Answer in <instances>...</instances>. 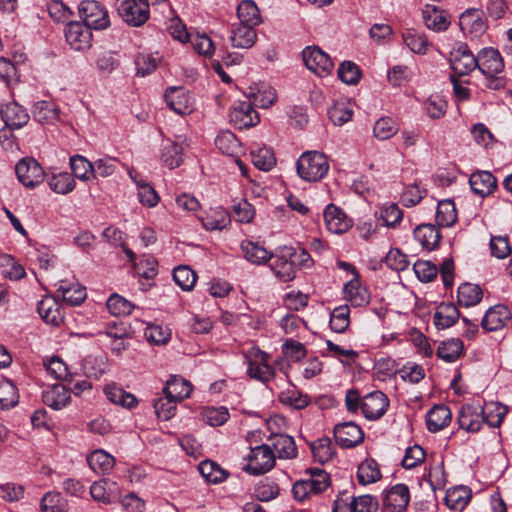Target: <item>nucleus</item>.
Here are the masks:
<instances>
[{
    "label": "nucleus",
    "mask_w": 512,
    "mask_h": 512,
    "mask_svg": "<svg viewBox=\"0 0 512 512\" xmlns=\"http://www.w3.org/2000/svg\"><path fill=\"white\" fill-rule=\"evenodd\" d=\"M244 357L249 377L265 384L271 391L283 387L287 382V376L277 377L275 368L269 363L270 356L258 347H251Z\"/></svg>",
    "instance_id": "1"
},
{
    "label": "nucleus",
    "mask_w": 512,
    "mask_h": 512,
    "mask_svg": "<svg viewBox=\"0 0 512 512\" xmlns=\"http://www.w3.org/2000/svg\"><path fill=\"white\" fill-rule=\"evenodd\" d=\"M496 418L491 419L489 416H485V411L481 405L465 404L461 407L458 413V423L461 429L468 432H478L482 423L486 421L491 427H498L506 414V410L503 406H496Z\"/></svg>",
    "instance_id": "2"
},
{
    "label": "nucleus",
    "mask_w": 512,
    "mask_h": 512,
    "mask_svg": "<svg viewBox=\"0 0 512 512\" xmlns=\"http://www.w3.org/2000/svg\"><path fill=\"white\" fill-rule=\"evenodd\" d=\"M308 478L296 481L292 487V494L296 501L304 502L313 495L325 491L330 485L329 474L320 468H310L306 471Z\"/></svg>",
    "instance_id": "3"
},
{
    "label": "nucleus",
    "mask_w": 512,
    "mask_h": 512,
    "mask_svg": "<svg viewBox=\"0 0 512 512\" xmlns=\"http://www.w3.org/2000/svg\"><path fill=\"white\" fill-rule=\"evenodd\" d=\"M298 176L307 182L322 180L329 171L327 157L318 151H306L301 154L296 162Z\"/></svg>",
    "instance_id": "4"
},
{
    "label": "nucleus",
    "mask_w": 512,
    "mask_h": 512,
    "mask_svg": "<svg viewBox=\"0 0 512 512\" xmlns=\"http://www.w3.org/2000/svg\"><path fill=\"white\" fill-rule=\"evenodd\" d=\"M78 12L83 23L95 30L110 26V17L106 7L96 0H83L78 5Z\"/></svg>",
    "instance_id": "5"
},
{
    "label": "nucleus",
    "mask_w": 512,
    "mask_h": 512,
    "mask_svg": "<svg viewBox=\"0 0 512 512\" xmlns=\"http://www.w3.org/2000/svg\"><path fill=\"white\" fill-rule=\"evenodd\" d=\"M244 468L252 475H261L270 471L275 465V453L267 444L251 448Z\"/></svg>",
    "instance_id": "6"
},
{
    "label": "nucleus",
    "mask_w": 512,
    "mask_h": 512,
    "mask_svg": "<svg viewBox=\"0 0 512 512\" xmlns=\"http://www.w3.org/2000/svg\"><path fill=\"white\" fill-rule=\"evenodd\" d=\"M117 10L123 21L133 27L142 26L150 15L147 0H122Z\"/></svg>",
    "instance_id": "7"
},
{
    "label": "nucleus",
    "mask_w": 512,
    "mask_h": 512,
    "mask_svg": "<svg viewBox=\"0 0 512 512\" xmlns=\"http://www.w3.org/2000/svg\"><path fill=\"white\" fill-rule=\"evenodd\" d=\"M295 256L296 250L293 247H282L273 255L270 267L280 281L289 282L296 277Z\"/></svg>",
    "instance_id": "8"
},
{
    "label": "nucleus",
    "mask_w": 512,
    "mask_h": 512,
    "mask_svg": "<svg viewBox=\"0 0 512 512\" xmlns=\"http://www.w3.org/2000/svg\"><path fill=\"white\" fill-rule=\"evenodd\" d=\"M302 59L305 66L314 74L325 77L334 67L330 56L318 46H308L302 51Z\"/></svg>",
    "instance_id": "9"
},
{
    "label": "nucleus",
    "mask_w": 512,
    "mask_h": 512,
    "mask_svg": "<svg viewBox=\"0 0 512 512\" xmlns=\"http://www.w3.org/2000/svg\"><path fill=\"white\" fill-rule=\"evenodd\" d=\"M18 180L27 188H34L41 184L45 177L42 166L34 159L25 157L15 166Z\"/></svg>",
    "instance_id": "10"
},
{
    "label": "nucleus",
    "mask_w": 512,
    "mask_h": 512,
    "mask_svg": "<svg viewBox=\"0 0 512 512\" xmlns=\"http://www.w3.org/2000/svg\"><path fill=\"white\" fill-rule=\"evenodd\" d=\"M450 68L456 76H465L477 68V56L466 44H460L450 53Z\"/></svg>",
    "instance_id": "11"
},
{
    "label": "nucleus",
    "mask_w": 512,
    "mask_h": 512,
    "mask_svg": "<svg viewBox=\"0 0 512 512\" xmlns=\"http://www.w3.org/2000/svg\"><path fill=\"white\" fill-rule=\"evenodd\" d=\"M92 28L83 22H69L65 28V39L76 51H84L92 45Z\"/></svg>",
    "instance_id": "12"
},
{
    "label": "nucleus",
    "mask_w": 512,
    "mask_h": 512,
    "mask_svg": "<svg viewBox=\"0 0 512 512\" xmlns=\"http://www.w3.org/2000/svg\"><path fill=\"white\" fill-rule=\"evenodd\" d=\"M389 404L387 395L375 390L362 397L361 411L366 419L378 420L386 413Z\"/></svg>",
    "instance_id": "13"
},
{
    "label": "nucleus",
    "mask_w": 512,
    "mask_h": 512,
    "mask_svg": "<svg viewBox=\"0 0 512 512\" xmlns=\"http://www.w3.org/2000/svg\"><path fill=\"white\" fill-rule=\"evenodd\" d=\"M459 26L462 32L470 38L481 36L487 29L484 12L476 8L467 9L460 15Z\"/></svg>",
    "instance_id": "14"
},
{
    "label": "nucleus",
    "mask_w": 512,
    "mask_h": 512,
    "mask_svg": "<svg viewBox=\"0 0 512 512\" xmlns=\"http://www.w3.org/2000/svg\"><path fill=\"white\" fill-rule=\"evenodd\" d=\"M229 117L231 123L239 130L250 128L259 122L258 113L249 101L235 103Z\"/></svg>",
    "instance_id": "15"
},
{
    "label": "nucleus",
    "mask_w": 512,
    "mask_h": 512,
    "mask_svg": "<svg viewBox=\"0 0 512 512\" xmlns=\"http://www.w3.org/2000/svg\"><path fill=\"white\" fill-rule=\"evenodd\" d=\"M511 309L504 304L490 307L484 314L481 327L487 332H495L503 329L511 322Z\"/></svg>",
    "instance_id": "16"
},
{
    "label": "nucleus",
    "mask_w": 512,
    "mask_h": 512,
    "mask_svg": "<svg viewBox=\"0 0 512 512\" xmlns=\"http://www.w3.org/2000/svg\"><path fill=\"white\" fill-rule=\"evenodd\" d=\"M477 68L485 76H495L504 69V60L500 52L492 47H486L477 55Z\"/></svg>",
    "instance_id": "17"
},
{
    "label": "nucleus",
    "mask_w": 512,
    "mask_h": 512,
    "mask_svg": "<svg viewBox=\"0 0 512 512\" xmlns=\"http://www.w3.org/2000/svg\"><path fill=\"white\" fill-rule=\"evenodd\" d=\"M334 437L342 448H353L364 440V433L354 422H344L334 427Z\"/></svg>",
    "instance_id": "18"
},
{
    "label": "nucleus",
    "mask_w": 512,
    "mask_h": 512,
    "mask_svg": "<svg viewBox=\"0 0 512 512\" xmlns=\"http://www.w3.org/2000/svg\"><path fill=\"white\" fill-rule=\"evenodd\" d=\"M324 222L328 231L333 234L346 233L353 225L346 213L334 204H329L324 210Z\"/></svg>",
    "instance_id": "19"
},
{
    "label": "nucleus",
    "mask_w": 512,
    "mask_h": 512,
    "mask_svg": "<svg viewBox=\"0 0 512 512\" xmlns=\"http://www.w3.org/2000/svg\"><path fill=\"white\" fill-rule=\"evenodd\" d=\"M37 311L46 324L59 327L64 322L63 308L53 296H44L38 302Z\"/></svg>",
    "instance_id": "20"
},
{
    "label": "nucleus",
    "mask_w": 512,
    "mask_h": 512,
    "mask_svg": "<svg viewBox=\"0 0 512 512\" xmlns=\"http://www.w3.org/2000/svg\"><path fill=\"white\" fill-rule=\"evenodd\" d=\"M0 115L5 125L11 130L22 128L30 119L27 110L15 101L6 103L0 109Z\"/></svg>",
    "instance_id": "21"
},
{
    "label": "nucleus",
    "mask_w": 512,
    "mask_h": 512,
    "mask_svg": "<svg viewBox=\"0 0 512 512\" xmlns=\"http://www.w3.org/2000/svg\"><path fill=\"white\" fill-rule=\"evenodd\" d=\"M167 106L178 115L192 111V98L188 91L180 87H171L165 93Z\"/></svg>",
    "instance_id": "22"
},
{
    "label": "nucleus",
    "mask_w": 512,
    "mask_h": 512,
    "mask_svg": "<svg viewBox=\"0 0 512 512\" xmlns=\"http://www.w3.org/2000/svg\"><path fill=\"white\" fill-rule=\"evenodd\" d=\"M90 494L95 501L105 504L115 502L121 497L120 487L109 479L95 481L90 486Z\"/></svg>",
    "instance_id": "23"
},
{
    "label": "nucleus",
    "mask_w": 512,
    "mask_h": 512,
    "mask_svg": "<svg viewBox=\"0 0 512 512\" xmlns=\"http://www.w3.org/2000/svg\"><path fill=\"white\" fill-rule=\"evenodd\" d=\"M409 501L410 492L408 486L397 484L387 491L383 503L385 508L391 512H403L406 510Z\"/></svg>",
    "instance_id": "24"
},
{
    "label": "nucleus",
    "mask_w": 512,
    "mask_h": 512,
    "mask_svg": "<svg viewBox=\"0 0 512 512\" xmlns=\"http://www.w3.org/2000/svg\"><path fill=\"white\" fill-rule=\"evenodd\" d=\"M56 286L58 297H61L67 304L77 306L86 299V288L77 282L60 280Z\"/></svg>",
    "instance_id": "25"
},
{
    "label": "nucleus",
    "mask_w": 512,
    "mask_h": 512,
    "mask_svg": "<svg viewBox=\"0 0 512 512\" xmlns=\"http://www.w3.org/2000/svg\"><path fill=\"white\" fill-rule=\"evenodd\" d=\"M469 184L474 194L484 198L497 188V180L489 171H477L471 174Z\"/></svg>",
    "instance_id": "26"
},
{
    "label": "nucleus",
    "mask_w": 512,
    "mask_h": 512,
    "mask_svg": "<svg viewBox=\"0 0 512 512\" xmlns=\"http://www.w3.org/2000/svg\"><path fill=\"white\" fill-rule=\"evenodd\" d=\"M452 420V413L444 404L434 405L426 414L427 429L436 433L446 428Z\"/></svg>",
    "instance_id": "27"
},
{
    "label": "nucleus",
    "mask_w": 512,
    "mask_h": 512,
    "mask_svg": "<svg viewBox=\"0 0 512 512\" xmlns=\"http://www.w3.org/2000/svg\"><path fill=\"white\" fill-rule=\"evenodd\" d=\"M460 318V312L453 303L442 302L436 306L433 323L438 330L452 327Z\"/></svg>",
    "instance_id": "28"
},
{
    "label": "nucleus",
    "mask_w": 512,
    "mask_h": 512,
    "mask_svg": "<svg viewBox=\"0 0 512 512\" xmlns=\"http://www.w3.org/2000/svg\"><path fill=\"white\" fill-rule=\"evenodd\" d=\"M240 248L244 258L254 265H264L273 257L272 252L253 240H243L240 244Z\"/></svg>",
    "instance_id": "29"
},
{
    "label": "nucleus",
    "mask_w": 512,
    "mask_h": 512,
    "mask_svg": "<svg viewBox=\"0 0 512 512\" xmlns=\"http://www.w3.org/2000/svg\"><path fill=\"white\" fill-rule=\"evenodd\" d=\"M42 400L50 408L61 410L70 403V390L62 384H55L43 391Z\"/></svg>",
    "instance_id": "30"
},
{
    "label": "nucleus",
    "mask_w": 512,
    "mask_h": 512,
    "mask_svg": "<svg viewBox=\"0 0 512 512\" xmlns=\"http://www.w3.org/2000/svg\"><path fill=\"white\" fill-rule=\"evenodd\" d=\"M257 40L255 27L243 24H233L230 41L235 48L249 49Z\"/></svg>",
    "instance_id": "31"
},
{
    "label": "nucleus",
    "mask_w": 512,
    "mask_h": 512,
    "mask_svg": "<svg viewBox=\"0 0 512 512\" xmlns=\"http://www.w3.org/2000/svg\"><path fill=\"white\" fill-rule=\"evenodd\" d=\"M273 452L280 459H293L297 456V446L292 436L281 433H272L270 438Z\"/></svg>",
    "instance_id": "32"
},
{
    "label": "nucleus",
    "mask_w": 512,
    "mask_h": 512,
    "mask_svg": "<svg viewBox=\"0 0 512 512\" xmlns=\"http://www.w3.org/2000/svg\"><path fill=\"white\" fill-rule=\"evenodd\" d=\"M414 237L423 249L432 251L439 246L441 233L432 224H421L414 229Z\"/></svg>",
    "instance_id": "33"
},
{
    "label": "nucleus",
    "mask_w": 512,
    "mask_h": 512,
    "mask_svg": "<svg viewBox=\"0 0 512 512\" xmlns=\"http://www.w3.org/2000/svg\"><path fill=\"white\" fill-rule=\"evenodd\" d=\"M375 217L382 222V225L396 229L403 220V210L396 203H385L375 211Z\"/></svg>",
    "instance_id": "34"
},
{
    "label": "nucleus",
    "mask_w": 512,
    "mask_h": 512,
    "mask_svg": "<svg viewBox=\"0 0 512 512\" xmlns=\"http://www.w3.org/2000/svg\"><path fill=\"white\" fill-rule=\"evenodd\" d=\"M423 19L426 27L436 32L445 31L450 25L448 13L432 5L423 10Z\"/></svg>",
    "instance_id": "35"
},
{
    "label": "nucleus",
    "mask_w": 512,
    "mask_h": 512,
    "mask_svg": "<svg viewBox=\"0 0 512 512\" xmlns=\"http://www.w3.org/2000/svg\"><path fill=\"white\" fill-rule=\"evenodd\" d=\"M192 392V385L186 379L179 376H172L163 388L164 395L175 402H181L188 398Z\"/></svg>",
    "instance_id": "36"
},
{
    "label": "nucleus",
    "mask_w": 512,
    "mask_h": 512,
    "mask_svg": "<svg viewBox=\"0 0 512 512\" xmlns=\"http://www.w3.org/2000/svg\"><path fill=\"white\" fill-rule=\"evenodd\" d=\"M402 40L409 50L418 55H425L429 52L432 43L424 33L413 29H406L402 32Z\"/></svg>",
    "instance_id": "37"
},
{
    "label": "nucleus",
    "mask_w": 512,
    "mask_h": 512,
    "mask_svg": "<svg viewBox=\"0 0 512 512\" xmlns=\"http://www.w3.org/2000/svg\"><path fill=\"white\" fill-rule=\"evenodd\" d=\"M87 463L97 474L105 475L112 471L115 458L103 449H97L87 456Z\"/></svg>",
    "instance_id": "38"
},
{
    "label": "nucleus",
    "mask_w": 512,
    "mask_h": 512,
    "mask_svg": "<svg viewBox=\"0 0 512 512\" xmlns=\"http://www.w3.org/2000/svg\"><path fill=\"white\" fill-rule=\"evenodd\" d=\"M359 278H352L344 285L343 289L347 301L356 307L364 306L370 301V295L367 289L360 284Z\"/></svg>",
    "instance_id": "39"
},
{
    "label": "nucleus",
    "mask_w": 512,
    "mask_h": 512,
    "mask_svg": "<svg viewBox=\"0 0 512 512\" xmlns=\"http://www.w3.org/2000/svg\"><path fill=\"white\" fill-rule=\"evenodd\" d=\"M104 394L111 403L120 405L124 408L131 409L136 407L138 404V400L133 394L126 392L115 383L106 385L104 388Z\"/></svg>",
    "instance_id": "40"
},
{
    "label": "nucleus",
    "mask_w": 512,
    "mask_h": 512,
    "mask_svg": "<svg viewBox=\"0 0 512 512\" xmlns=\"http://www.w3.org/2000/svg\"><path fill=\"white\" fill-rule=\"evenodd\" d=\"M471 490L466 486H457L446 491L444 498L447 507L453 511H462L471 500Z\"/></svg>",
    "instance_id": "41"
},
{
    "label": "nucleus",
    "mask_w": 512,
    "mask_h": 512,
    "mask_svg": "<svg viewBox=\"0 0 512 512\" xmlns=\"http://www.w3.org/2000/svg\"><path fill=\"white\" fill-rule=\"evenodd\" d=\"M250 156L255 167L263 171H269L276 165V158L271 148L265 145H254Z\"/></svg>",
    "instance_id": "42"
},
{
    "label": "nucleus",
    "mask_w": 512,
    "mask_h": 512,
    "mask_svg": "<svg viewBox=\"0 0 512 512\" xmlns=\"http://www.w3.org/2000/svg\"><path fill=\"white\" fill-rule=\"evenodd\" d=\"M124 253L133 263L135 272L145 278L151 279L157 274V261L153 257H145L136 262V254L129 248H124Z\"/></svg>",
    "instance_id": "43"
},
{
    "label": "nucleus",
    "mask_w": 512,
    "mask_h": 512,
    "mask_svg": "<svg viewBox=\"0 0 512 512\" xmlns=\"http://www.w3.org/2000/svg\"><path fill=\"white\" fill-rule=\"evenodd\" d=\"M199 219L206 230H222L230 224L229 214L221 207L210 209Z\"/></svg>",
    "instance_id": "44"
},
{
    "label": "nucleus",
    "mask_w": 512,
    "mask_h": 512,
    "mask_svg": "<svg viewBox=\"0 0 512 512\" xmlns=\"http://www.w3.org/2000/svg\"><path fill=\"white\" fill-rule=\"evenodd\" d=\"M381 477L379 464L373 458H366L358 465L357 479L360 484H372L380 480Z\"/></svg>",
    "instance_id": "45"
},
{
    "label": "nucleus",
    "mask_w": 512,
    "mask_h": 512,
    "mask_svg": "<svg viewBox=\"0 0 512 512\" xmlns=\"http://www.w3.org/2000/svg\"><path fill=\"white\" fill-rule=\"evenodd\" d=\"M458 304L462 307H472L481 302L483 291L480 286L472 283H463L458 287Z\"/></svg>",
    "instance_id": "46"
},
{
    "label": "nucleus",
    "mask_w": 512,
    "mask_h": 512,
    "mask_svg": "<svg viewBox=\"0 0 512 512\" xmlns=\"http://www.w3.org/2000/svg\"><path fill=\"white\" fill-rule=\"evenodd\" d=\"M161 160L170 169L180 166L183 162L182 146L171 140L164 141L161 148Z\"/></svg>",
    "instance_id": "47"
},
{
    "label": "nucleus",
    "mask_w": 512,
    "mask_h": 512,
    "mask_svg": "<svg viewBox=\"0 0 512 512\" xmlns=\"http://www.w3.org/2000/svg\"><path fill=\"white\" fill-rule=\"evenodd\" d=\"M239 24L256 27L261 23L259 9L254 1L244 0L237 7Z\"/></svg>",
    "instance_id": "48"
},
{
    "label": "nucleus",
    "mask_w": 512,
    "mask_h": 512,
    "mask_svg": "<svg viewBox=\"0 0 512 512\" xmlns=\"http://www.w3.org/2000/svg\"><path fill=\"white\" fill-rule=\"evenodd\" d=\"M107 357L103 354L88 355L82 361V370L89 378L99 379L106 371Z\"/></svg>",
    "instance_id": "49"
},
{
    "label": "nucleus",
    "mask_w": 512,
    "mask_h": 512,
    "mask_svg": "<svg viewBox=\"0 0 512 512\" xmlns=\"http://www.w3.org/2000/svg\"><path fill=\"white\" fill-rule=\"evenodd\" d=\"M69 165L74 179L77 178L83 182L93 179V162H90L82 155H73L70 157Z\"/></svg>",
    "instance_id": "50"
},
{
    "label": "nucleus",
    "mask_w": 512,
    "mask_h": 512,
    "mask_svg": "<svg viewBox=\"0 0 512 512\" xmlns=\"http://www.w3.org/2000/svg\"><path fill=\"white\" fill-rule=\"evenodd\" d=\"M278 399L282 404L297 410L306 408L310 403L309 396L297 390L295 387L281 391L278 395Z\"/></svg>",
    "instance_id": "51"
},
{
    "label": "nucleus",
    "mask_w": 512,
    "mask_h": 512,
    "mask_svg": "<svg viewBox=\"0 0 512 512\" xmlns=\"http://www.w3.org/2000/svg\"><path fill=\"white\" fill-rule=\"evenodd\" d=\"M216 147L225 155L237 157L241 144L236 135L230 131L221 132L215 139Z\"/></svg>",
    "instance_id": "52"
},
{
    "label": "nucleus",
    "mask_w": 512,
    "mask_h": 512,
    "mask_svg": "<svg viewBox=\"0 0 512 512\" xmlns=\"http://www.w3.org/2000/svg\"><path fill=\"white\" fill-rule=\"evenodd\" d=\"M463 342L458 338L443 341L437 348V356L447 363L455 362L463 351Z\"/></svg>",
    "instance_id": "53"
},
{
    "label": "nucleus",
    "mask_w": 512,
    "mask_h": 512,
    "mask_svg": "<svg viewBox=\"0 0 512 512\" xmlns=\"http://www.w3.org/2000/svg\"><path fill=\"white\" fill-rule=\"evenodd\" d=\"M48 185L53 192L66 195L75 189L76 182L74 177L68 172H60L53 174L48 179Z\"/></svg>",
    "instance_id": "54"
},
{
    "label": "nucleus",
    "mask_w": 512,
    "mask_h": 512,
    "mask_svg": "<svg viewBox=\"0 0 512 512\" xmlns=\"http://www.w3.org/2000/svg\"><path fill=\"white\" fill-rule=\"evenodd\" d=\"M199 472L207 482L212 484L221 483L228 477V472L211 460L202 461L199 464Z\"/></svg>",
    "instance_id": "55"
},
{
    "label": "nucleus",
    "mask_w": 512,
    "mask_h": 512,
    "mask_svg": "<svg viewBox=\"0 0 512 512\" xmlns=\"http://www.w3.org/2000/svg\"><path fill=\"white\" fill-rule=\"evenodd\" d=\"M424 478L429 483L432 490L443 489L447 482V474L444 469L443 460L441 459L434 464L430 463L427 473L424 474Z\"/></svg>",
    "instance_id": "56"
},
{
    "label": "nucleus",
    "mask_w": 512,
    "mask_h": 512,
    "mask_svg": "<svg viewBox=\"0 0 512 512\" xmlns=\"http://www.w3.org/2000/svg\"><path fill=\"white\" fill-rule=\"evenodd\" d=\"M457 220L455 204L450 199L442 200L437 205L436 222L442 227H451Z\"/></svg>",
    "instance_id": "57"
},
{
    "label": "nucleus",
    "mask_w": 512,
    "mask_h": 512,
    "mask_svg": "<svg viewBox=\"0 0 512 512\" xmlns=\"http://www.w3.org/2000/svg\"><path fill=\"white\" fill-rule=\"evenodd\" d=\"M19 399L16 386L8 379L0 378V409L5 410L17 405Z\"/></svg>",
    "instance_id": "58"
},
{
    "label": "nucleus",
    "mask_w": 512,
    "mask_h": 512,
    "mask_svg": "<svg viewBox=\"0 0 512 512\" xmlns=\"http://www.w3.org/2000/svg\"><path fill=\"white\" fill-rule=\"evenodd\" d=\"M0 272L3 277L12 281L20 280L26 274L23 266L10 255L1 258Z\"/></svg>",
    "instance_id": "59"
},
{
    "label": "nucleus",
    "mask_w": 512,
    "mask_h": 512,
    "mask_svg": "<svg viewBox=\"0 0 512 512\" xmlns=\"http://www.w3.org/2000/svg\"><path fill=\"white\" fill-rule=\"evenodd\" d=\"M41 512H67V501L58 492L46 493L40 502Z\"/></svg>",
    "instance_id": "60"
},
{
    "label": "nucleus",
    "mask_w": 512,
    "mask_h": 512,
    "mask_svg": "<svg viewBox=\"0 0 512 512\" xmlns=\"http://www.w3.org/2000/svg\"><path fill=\"white\" fill-rule=\"evenodd\" d=\"M398 132V125L391 117L379 118L373 127V134L378 140L384 141L393 137Z\"/></svg>",
    "instance_id": "61"
},
{
    "label": "nucleus",
    "mask_w": 512,
    "mask_h": 512,
    "mask_svg": "<svg viewBox=\"0 0 512 512\" xmlns=\"http://www.w3.org/2000/svg\"><path fill=\"white\" fill-rule=\"evenodd\" d=\"M350 324V308L341 305L333 309L330 316V327L336 333H343Z\"/></svg>",
    "instance_id": "62"
},
{
    "label": "nucleus",
    "mask_w": 512,
    "mask_h": 512,
    "mask_svg": "<svg viewBox=\"0 0 512 512\" xmlns=\"http://www.w3.org/2000/svg\"><path fill=\"white\" fill-rule=\"evenodd\" d=\"M173 279L182 290L190 291L197 281V275L190 267L181 265L174 269Z\"/></svg>",
    "instance_id": "63"
},
{
    "label": "nucleus",
    "mask_w": 512,
    "mask_h": 512,
    "mask_svg": "<svg viewBox=\"0 0 512 512\" xmlns=\"http://www.w3.org/2000/svg\"><path fill=\"white\" fill-rule=\"evenodd\" d=\"M311 451L315 460L320 463L328 462L333 456V447L328 437H323L311 443Z\"/></svg>",
    "instance_id": "64"
}]
</instances>
